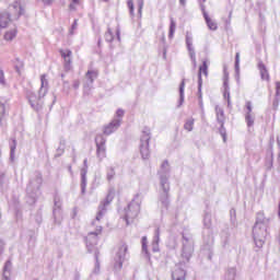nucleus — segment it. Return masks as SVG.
Here are the masks:
<instances>
[{
	"label": "nucleus",
	"instance_id": "nucleus-23",
	"mask_svg": "<svg viewBox=\"0 0 280 280\" xmlns=\"http://www.w3.org/2000/svg\"><path fill=\"white\" fill-rule=\"evenodd\" d=\"M245 119H246L247 126H253V124H255V120L253 119V116L250 114H247Z\"/></svg>",
	"mask_w": 280,
	"mask_h": 280
},
{
	"label": "nucleus",
	"instance_id": "nucleus-27",
	"mask_svg": "<svg viewBox=\"0 0 280 280\" xmlns=\"http://www.w3.org/2000/svg\"><path fill=\"white\" fill-rule=\"evenodd\" d=\"M179 93H180V95H183L185 93V80H183L179 85Z\"/></svg>",
	"mask_w": 280,
	"mask_h": 280
},
{
	"label": "nucleus",
	"instance_id": "nucleus-36",
	"mask_svg": "<svg viewBox=\"0 0 280 280\" xmlns=\"http://www.w3.org/2000/svg\"><path fill=\"white\" fill-rule=\"evenodd\" d=\"M117 115L118 117H124V109H118Z\"/></svg>",
	"mask_w": 280,
	"mask_h": 280
},
{
	"label": "nucleus",
	"instance_id": "nucleus-1",
	"mask_svg": "<svg viewBox=\"0 0 280 280\" xmlns=\"http://www.w3.org/2000/svg\"><path fill=\"white\" fill-rule=\"evenodd\" d=\"M139 213H141V206L137 202L129 203L125 215L127 224H130L132 220H137V218H139Z\"/></svg>",
	"mask_w": 280,
	"mask_h": 280
},
{
	"label": "nucleus",
	"instance_id": "nucleus-4",
	"mask_svg": "<svg viewBox=\"0 0 280 280\" xmlns=\"http://www.w3.org/2000/svg\"><path fill=\"white\" fill-rule=\"evenodd\" d=\"M121 126V120L120 119H114L112 120L107 126L104 127V135H113V132H116L117 129Z\"/></svg>",
	"mask_w": 280,
	"mask_h": 280
},
{
	"label": "nucleus",
	"instance_id": "nucleus-3",
	"mask_svg": "<svg viewBox=\"0 0 280 280\" xmlns=\"http://www.w3.org/2000/svg\"><path fill=\"white\" fill-rule=\"evenodd\" d=\"M96 156L100 161H104L106 159V140L104 137L97 136L96 139Z\"/></svg>",
	"mask_w": 280,
	"mask_h": 280
},
{
	"label": "nucleus",
	"instance_id": "nucleus-11",
	"mask_svg": "<svg viewBox=\"0 0 280 280\" xmlns=\"http://www.w3.org/2000/svg\"><path fill=\"white\" fill-rule=\"evenodd\" d=\"M217 115V121L220 124L221 128H224V121L226 116H224V109L220 106H215L214 108Z\"/></svg>",
	"mask_w": 280,
	"mask_h": 280
},
{
	"label": "nucleus",
	"instance_id": "nucleus-8",
	"mask_svg": "<svg viewBox=\"0 0 280 280\" xmlns=\"http://www.w3.org/2000/svg\"><path fill=\"white\" fill-rule=\"evenodd\" d=\"M187 277V271L180 267H176L172 272L173 280H185Z\"/></svg>",
	"mask_w": 280,
	"mask_h": 280
},
{
	"label": "nucleus",
	"instance_id": "nucleus-12",
	"mask_svg": "<svg viewBox=\"0 0 280 280\" xmlns=\"http://www.w3.org/2000/svg\"><path fill=\"white\" fill-rule=\"evenodd\" d=\"M97 235H102V226H100L95 232L89 233V235L85 237V241L88 243L93 242V244H97Z\"/></svg>",
	"mask_w": 280,
	"mask_h": 280
},
{
	"label": "nucleus",
	"instance_id": "nucleus-34",
	"mask_svg": "<svg viewBox=\"0 0 280 280\" xmlns=\"http://www.w3.org/2000/svg\"><path fill=\"white\" fill-rule=\"evenodd\" d=\"M273 108H279V98H276L272 103Z\"/></svg>",
	"mask_w": 280,
	"mask_h": 280
},
{
	"label": "nucleus",
	"instance_id": "nucleus-25",
	"mask_svg": "<svg viewBox=\"0 0 280 280\" xmlns=\"http://www.w3.org/2000/svg\"><path fill=\"white\" fill-rule=\"evenodd\" d=\"M246 108H247V115H250V113H253V103H250L249 101L246 102Z\"/></svg>",
	"mask_w": 280,
	"mask_h": 280
},
{
	"label": "nucleus",
	"instance_id": "nucleus-32",
	"mask_svg": "<svg viewBox=\"0 0 280 280\" xmlns=\"http://www.w3.org/2000/svg\"><path fill=\"white\" fill-rule=\"evenodd\" d=\"M113 198H114L113 195H110V194L107 195V197H106V203H107V205H110V202H113Z\"/></svg>",
	"mask_w": 280,
	"mask_h": 280
},
{
	"label": "nucleus",
	"instance_id": "nucleus-15",
	"mask_svg": "<svg viewBox=\"0 0 280 280\" xmlns=\"http://www.w3.org/2000/svg\"><path fill=\"white\" fill-rule=\"evenodd\" d=\"M10 13H1L0 14V27H8L10 24Z\"/></svg>",
	"mask_w": 280,
	"mask_h": 280
},
{
	"label": "nucleus",
	"instance_id": "nucleus-42",
	"mask_svg": "<svg viewBox=\"0 0 280 280\" xmlns=\"http://www.w3.org/2000/svg\"><path fill=\"white\" fill-rule=\"evenodd\" d=\"M46 1H48V3H51V0H46Z\"/></svg>",
	"mask_w": 280,
	"mask_h": 280
},
{
	"label": "nucleus",
	"instance_id": "nucleus-5",
	"mask_svg": "<svg viewBox=\"0 0 280 280\" xmlns=\"http://www.w3.org/2000/svg\"><path fill=\"white\" fill-rule=\"evenodd\" d=\"M114 38L121 40V37L119 36V27L117 26L115 28H108L105 33V40H107V43H113Z\"/></svg>",
	"mask_w": 280,
	"mask_h": 280
},
{
	"label": "nucleus",
	"instance_id": "nucleus-22",
	"mask_svg": "<svg viewBox=\"0 0 280 280\" xmlns=\"http://www.w3.org/2000/svg\"><path fill=\"white\" fill-rule=\"evenodd\" d=\"M142 250L148 253V238L145 236L142 237Z\"/></svg>",
	"mask_w": 280,
	"mask_h": 280
},
{
	"label": "nucleus",
	"instance_id": "nucleus-31",
	"mask_svg": "<svg viewBox=\"0 0 280 280\" xmlns=\"http://www.w3.org/2000/svg\"><path fill=\"white\" fill-rule=\"evenodd\" d=\"M276 94L280 95V82L279 81L276 82Z\"/></svg>",
	"mask_w": 280,
	"mask_h": 280
},
{
	"label": "nucleus",
	"instance_id": "nucleus-6",
	"mask_svg": "<svg viewBox=\"0 0 280 280\" xmlns=\"http://www.w3.org/2000/svg\"><path fill=\"white\" fill-rule=\"evenodd\" d=\"M59 54L63 58L65 67H71L73 52L70 49H61Z\"/></svg>",
	"mask_w": 280,
	"mask_h": 280
},
{
	"label": "nucleus",
	"instance_id": "nucleus-26",
	"mask_svg": "<svg viewBox=\"0 0 280 280\" xmlns=\"http://www.w3.org/2000/svg\"><path fill=\"white\" fill-rule=\"evenodd\" d=\"M0 83L5 84V75L3 73V70L0 69Z\"/></svg>",
	"mask_w": 280,
	"mask_h": 280
},
{
	"label": "nucleus",
	"instance_id": "nucleus-39",
	"mask_svg": "<svg viewBox=\"0 0 280 280\" xmlns=\"http://www.w3.org/2000/svg\"><path fill=\"white\" fill-rule=\"evenodd\" d=\"M69 10H75V7L73 4H70Z\"/></svg>",
	"mask_w": 280,
	"mask_h": 280
},
{
	"label": "nucleus",
	"instance_id": "nucleus-14",
	"mask_svg": "<svg viewBox=\"0 0 280 280\" xmlns=\"http://www.w3.org/2000/svg\"><path fill=\"white\" fill-rule=\"evenodd\" d=\"M150 138H147L144 144L140 147V152L142 154V159H148L150 156Z\"/></svg>",
	"mask_w": 280,
	"mask_h": 280
},
{
	"label": "nucleus",
	"instance_id": "nucleus-40",
	"mask_svg": "<svg viewBox=\"0 0 280 280\" xmlns=\"http://www.w3.org/2000/svg\"><path fill=\"white\" fill-rule=\"evenodd\" d=\"M78 86H80V82L77 81V82L74 83V89H78Z\"/></svg>",
	"mask_w": 280,
	"mask_h": 280
},
{
	"label": "nucleus",
	"instance_id": "nucleus-2",
	"mask_svg": "<svg viewBox=\"0 0 280 280\" xmlns=\"http://www.w3.org/2000/svg\"><path fill=\"white\" fill-rule=\"evenodd\" d=\"M128 254V245L124 242H120L117 247L116 257H118V265L115 268L121 269L124 261H126V255Z\"/></svg>",
	"mask_w": 280,
	"mask_h": 280
},
{
	"label": "nucleus",
	"instance_id": "nucleus-30",
	"mask_svg": "<svg viewBox=\"0 0 280 280\" xmlns=\"http://www.w3.org/2000/svg\"><path fill=\"white\" fill-rule=\"evenodd\" d=\"M235 67L236 69L240 67V52H236L235 55Z\"/></svg>",
	"mask_w": 280,
	"mask_h": 280
},
{
	"label": "nucleus",
	"instance_id": "nucleus-38",
	"mask_svg": "<svg viewBox=\"0 0 280 280\" xmlns=\"http://www.w3.org/2000/svg\"><path fill=\"white\" fill-rule=\"evenodd\" d=\"M186 1H187V0H179V3H180L182 5H185Z\"/></svg>",
	"mask_w": 280,
	"mask_h": 280
},
{
	"label": "nucleus",
	"instance_id": "nucleus-35",
	"mask_svg": "<svg viewBox=\"0 0 280 280\" xmlns=\"http://www.w3.org/2000/svg\"><path fill=\"white\" fill-rule=\"evenodd\" d=\"M101 218H104V212L100 211L97 214H96V220L97 222H100V219Z\"/></svg>",
	"mask_w": 280,
	"mask_h": 280
},
{
	"label": "nucleus",
	"instance_id": "nucleus-29",
	"mask_svg": "<svg viewBox=\"0 0 280 280\" xmlns=\"http://www.w3.org/2000/svg\"><path fill=\"white\" fill-rule=\"evenodd\" d=\"M259 229H261V225L259 223H256L255 226H254V230H253L254 235H257Z\"/></svg>",
	"mask_w": 280,
	"mask_h": 280
},
{
	"label": "nucleus",
	"instance_id": "nucleus-7",
	"mask_svg": "<svg viewBox=\"0 0 280 280\" xmlns=\"http://www.w3.org/2000/svg\"><path fill=\"white\" fill-rule=\"evenodd\" d=\"M9 16H14L15 19H19V16L23 14V7H21V4L16 2L9 8Z\"/></svg>",
	"mask_w": 280,
	"mask_h": 280
},
{
	"label": "nucleus",
	"instance_id": "nucleus-28",
	"mask_svg": "<svg viewBox=\"0 0 280 280\" xmlns=\"http://www.w3.org/2000/svg\"><path fill=\"white\" fill-rule=\"evenodd\" d=\"M0 117H5V106L3 104L0 105Z\"/></svg>",
	"mask_w": 280,
	"mask_h": 280
},
{
	"label": "nucleus",
	"instance_id": "nucleus-37",
	"mask_svg": "<svg viewBox=\"0 0 280 280\" xmlns=\"http://www.w3.org/2000/svg\"><path fill=\"white\" fill-rule=\"evenodd\" d=\"M72 1V3H74L75 5L80 4V0H70Z\"/></svg>",
	"mask_w": 280,
	"mask_h": 280
},
{
	"label": "nucleus",
	"instance_id": "nucleus-19",
	"mask_svg": "<svg viewBox=\"0 0 280 280\" xmlns=\"http://www.w3.org/2000/svg\"><path fill=\"white\" fill-rule=\"evenodd\" d=\"M184 128L188 132H191L194 130V119H190V120L186 121L185 125H184Z\"/></svg>",
	"mask_w": 280,
	"mask_h": 280
},
{
	"label": "nucleus",
	"instance_id": "nucleus-13",
	"mask_svg": "<svg viewBox=\"0 0 280 280\" xmlns=\"http://www.w3.org/2000/svg\"><path fill=\"white\" fill-rule=\"evenodd\" d=\"M202 74L208 77L209 75V61L208 60H203L202 65L199 67V81L202 80Z\"/></svg>",
	"mask_w": 280,
	"mask_h": 280
},
{
	"label": "nucleus",
	"instance_id": "nucleus-20",
	"mask_svg": "<svg viewBox=\"0 0 280 280\" xmlns=\"http://www.w3.org/2000/svg\"><path fill=\"white\" fill-rule=\"evenodd\" d=\"M174 32H176V22L174 20H171L170 25V37L174 36Z\"/></svg>",
	"mask_w": 280,
	"mask_h": 280
},
{
	"label": "nucleus",
	"instance_id": "nucleus-21",
	"mask_svg": "<svg viewBox=\"0 0 280 280\" xmlns=\"http://www.w3.org/2000/svg\"><path fill=\"white\" fill-rule=\"evenodd\" d=\"M127 5L129 8V12H130L131 16H135V3L132 2V0H129L127 2Z\"/></svg>",
	"mask_w": 280,
	"mask_h": 280
},
{
	"label": "nucleus",
	"instance_id": "nucleus-9",
	"mask_svg": "<svg viewBox=\"0 0 280 280\" xmlns=\"http://www.w3.org/2000/svg\"><path fill=\"white\" fill-rule=\"evenodd\" d=\"M202 14H203V19H205L206 24L208 25L209 30H211L212 32H215V30H218V23H215L213 21V19H211V16H209V13H207V11H205V9L202 10Z\"/></svg>",
	"mask_w": 280,
	"mask_h": 280
},
{
	"label": "nucleus",
	"instance_id": "nucleus-44",
	"mask_svg": "<svg viewBox=\"0 0 280 280\" xmlns=\"http://www.w3.org/2000/svg\"><path fill=\"white\" fill-rule=\"evenodd\" d=\"M203 2L207 1V0H202Z\"/></svg>",
	"mask_w": 280,
	"mask_h": 280
},
{
	"label": "nucleus",
	"instance_id": "nucleus-43",
	"mask_svg": "<svg viewBox=\"0 0 280 280\" xmlns=\"http://www.w3.org/2000/svg\"><path fill=\"white\" fill-rule=\"evenodd\" d=\"M139 12H141V5H140V8H139Z\"/></svg>",
	"mask_w": 280,
	"mask_h": 280
},
{
	"label": "nucleus",
	"instance_id": "nucleus-24",
	"mask_svg": "<svg viewBox=\"0 0 280 280\" xmlns=\"http://www.w3.org/2000/svg\"><path fill=\"white\" fill-rule=\"evenodd\" d=\"M115 178V168H109L107 173V180H113Z\"/></svg>",
	"mask_w": 280,
	"mask_h": 280
},
{
	"label": "nucleus",
	"instance_id": "nucleus-33",
	"mask_svg": "<svg viewBox=\"0 0 280 280\" xmlns=\"http://www.w3.org/2000/svg\"><path fill=\"white\" fill-rule=\"evenodd\" d=\"M221 136H222L224 143H226V131L224 129L221 130Z\"/></svg>",
	"mask_w": 280,
	"mask_h": 280
},
{
	"label": "nucleus",
	"instance_id": "nucleus-41",
	"mask_svg": "<svg viewBox=\"0 0 280 280\" xmlns=\"http://www.w3.org/2000/svg\"><path fill=\"white\" fill-rule=\"evenodd\" d=\"M104 3H108V1H110V0H102Z\"/></svg>",
	"mask_w": 280,
	"mask_h": 280
},
{
	"label": "nucleus",
	"instance_id": "nucleus-45",
	"mask_svg": "<svg viewBox=\"0 0 280 280\" xmlns=\"http://www.w3.org/2000/svg\"><path fill=\"white\" fill-rule=\"evenodd\" d=\"M0 84H3V83H0Z\"/></svg>",
	"mask_w": 280,
	"mask_h": 280
},
{
	"label": "nucleus",
	"instance_id": "nucleus-17",
	"mask_svg": "<svg viewBox=\"0 0 280 280\" xmlns=\"http://www.w3.org/2000/svg\"><path fill=\"white\" fill-rule=\"evenodd\" d=\"M97 75H98L97 70H89L86 72V78H88V80H90V82H94V80L97 78Z\"/></svg>",
	"mask_w": 280,
	"mask_h": 280
},
{
	"label": "nucleus",
	"instance_id": "nucleus-10",
	"mask_svg": "<svg viewBox=\"0 0 280 280\" xmlns=\"http://www.w3.org/2000/svg\"><path fill=\"white\" fill-rule=\"evenodd\" d=\"M258 70L261 80H265V82H270V73L268 72V68H266V65L264 62L258 63Z\"/></svg>",
	"mask_w": 280,
	"mask_h": 280
},
{
	"label": "nucleus",
	"instance_id": "nucleus-16",
	"mask_svg": "<svg viewBox=\"0 0 280 280\" xmlns=\"http://www.w3.org/2000/svg\"><path fill=\"white\" fill-rule=\"evenodd\" d=\"M16 34H19V31L16 28H12L11 31H8L4 34V40H14V38H16Z\"/></svg>",
	"mask_w": 280,
	"mask_h": 280
},
{
	"label": "nucleus",
	"instance_id": "nucleus-18",
	"mask_svg": "<svg viewBox=\"0 0 280 280\" xmlns=\"http://www.w3.org/2000/svg\"><path fill=\"white\" fill-rule=\"evenodd\" d=\"M49 86V82L47 81V74L40 75V89H45Z\"/></svg>",
	"mask_w": 280,
	"mask_h": 280
}]
</instances>
